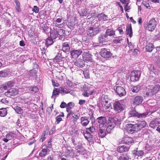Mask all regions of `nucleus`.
Wrapping results in <instances>:
<instances>
[{
    "mask_svg": "<svg viewBox=\"0 0 160 160\" xmlns=\"http://www.w3.org/2000/svg\"><path fill=\"white\" fill-rule=\"evenodd\" d=\"M138 149L136 148V149L133 151V154L135 156L138 157L142 156L144 155V153L142 150H138Z\"/></svg>",
    "mask_w": 160,
    "mask_h": 160,
    "instance_id": "obj_23",
    "label": "nucleus"
},
{
    "mask_svg": "<svg viewBox=\"0 0 160 160\" xmlns=\"http://www.w3.org/2000/svg\"><path fill=\"white\" fill-rule=\"evenodd\" d=\"M129 157L126 154H123L119 158V160H128Z\"/></svg>",
    "mask_w": 160,
    "mask_h": 160,
    "instance_id": "obj_45",
    "label": "nucleus"
},
{
    "mask_svg": "<svg viewBox=\"0 0 160 160\" xmlns=\"http://www.w3.org/2000/svg\"><path fill=\"white\" fill-rule=\"evenodd\" d=\"M125 129L128 133L131 134L134 133V132H137V129L135 124H127L125 126Z\"/></svg>",
    "mask_w": 160,
    "mask_h": 160,
    "instance_id": "obj_8",
    "label": "nucleus"
},
{
    "mask_svg": "<svg viewBox=\"0 0 160 160\" xmlns=\"http://www.w3.org/2000/svg\"><path fill=\"white\" fill-rule=\"evenodd\" d=\"M128 3H127L125 5L124 7V9L127 12H129V10L130 9V6H128Z\"/></svg>",
    "mask_w": 160,
    "mask_h": 160,
    "instance_id": "obj_62",
    "label": "nucleus"
},
{
    "mask_svg": "<svg viewBox=\"0 0 160 160\" xmlns=\"http://www.w3.org/2000/svg\"><path fill=\"white\" fill-rule=\"evenodd\" d=\"M46 133L45 132L43 133L41 136V138L40 139V141L42 142L46 138Z\"/></svg>",
    "mask_w": 160,
    "mask_h": 160,
    "instance_id": "obj_54",
    "label": "nucleus"
},
{
    "mask_svg": "<svg viewBox=\"0 0 160 160\" xmlns=\"http://www.w3.org/2000/svg\"><path fill=\"white\" fill-rule=\"evenodd\" d=\"M153 48L154 45L151 43H148L145 47L146 51L148 52H151Z\"/></svg>",
    "mask_w": 160,
    "mask_h": 160,
    "instance_id": "obj_27",
    "label": "nucleus"
},
{
    "mask_svg": "<svg viewBox=\"0 0 160 160\" xmlns=\"http://www.w3.org/2000/svg\"><path fill=\"white\" fill-rule=\"evenodd\" d=\"M99 30L98 28H94L91 27L87 30V35L89 36L93 37L96 35L99 32Z\"/></svg>",
    "mask_w": 160,
    "mask_h": 160,
    "instance_id": "obj_9",
    "label": "nucleus"
},
{
    "mask_svg": "<svg viewBox=\"0 0 160 160\" xmlns=\"http://www.w3.org/2000/svg\"><path fill=\"white\" fill-rule=\"evenodd\" d=\"M137 129V132L139 131L142 129L144 128L146 125V122L144 121L139 122L138 123L135 124Z\"/></svg>",
    "mask_w": 160,
    "mask_h": 160,
    "instance_id": "obj_16",
    "label": "nucleus"
},
{
    "mask_svg": "<svg viewBox=\"0 0 160 160\" xmlns=\"http://www.w3.org/2000/svg\"><path fill=\"white\" fill-rule=\"evenodd\" d=\"M98 17L100 21L102 20H105L107 18V16L105 14L103 13L98 15Z\"/></svg>",
    "mask_w": 160,
    "mask_h": 160,
    "instance_id": "obj_39",
    "label": "nucleus"
},
{
    "mask_svg": "<svg viewBox=\"0 0 160 160\" xmlns=\"http://www.w3.org/2000/svg\"><path fill=\"white\" fill-rule=\"evenodd\" d=\"M75 104L74 102H71L67 104L66 111H69L74 106Z\"/></svg>",
    "mask_w": 160,
    "mask_h": 160,
    "instance_id": "obj_36",
    "label": "nucleus"
},
{
    "mask_svg": "<svg viewBox=\"0 0 160 160\" xmlns=\"http://www.w3.org/2000/svg\"><path fill=\"white\" fill-rule=\"evenodd\" d=\"M61 55L60 53H58L53 59V61L54 62H59L62 60V58L61 57Z\"/></svg>",
    "mask_w": 160,
    "mask_h": 160,
    "instance_id": "obj_33",
    "label": "nucleus"
},
{
    "mask_svg": "<svg viewBox=\"0 0 160 160\" xmlns=\"http://www.w3.org/2000/svg\"><path fill=\"white\" fill-rule=\"evenodd\" d=\"M106 34L105 35L107 37V36H112L115 34V32L111 29H108L106 31Z\"/></svg>",
    "mask_w": 160,
    "mask_h": 160,
    "instance_id": "obj_34",
    "label": "nucleus"
},
{
    "mask_svg": "<svg viewBox=\"0 0 160 160\" xmlns=\"http://www.w3.org/2000/svg\"><path fill=\"white\" fill-rule=\"evenodd\" d=\"M141 88V86L140 85H138L136 86L133 87L132 88V91L134 92H138Z\"/></svg>",
    "mask_w": 160,
    "mask_h": 160,
    "instance_id": "obj_41",
    "label": "nucleus"
},
{
    "mask_svg": "<svg viewBox=\"0 0 160 160\" xmlns=\"http://www.w3.org/2000/svg\"><path fill=\"white\" fill-rule=\"evenodd\" d=\"M73 121L74 123L75 124L78 120L79 118V116H78L77 114H76L74 113L72 115Z\"/></svg>",
    "mask_w": 160,
    "mask_h": 160,
    "instance_id": "obj_48",
    "label": "nucleus"
},
{
    "mask_svg": "<svg viewBox=\"0 0 160 160\" xmlns=\"http://www.w3.org/2000/svg\"><path fill=\"white\" fill-rule=\"evenodd\" d=\"M86 151L85 150V149L83 148H82L81 149H79L77 151V152H78L80 154L82 155L86 153Z\"/></svg>",
    "mask_w": 160,
    "mask_h": 160,
    "instance_id": "obj_52",
    "label": "nucleus"
},
{
    "mask_svg": "<svg viewBox=\"0 0 160 160\" xmlns=\"http://www.w3.org/2000/svg\"><path fill=\"white\" fill-rule=\"evenodd\" d=\"M98 122L99 124V128L106 127V119L105 117L101 116L97 118Z\"/></svg>",
    "mask_w": 160,
    "mask_h": 160,
    "instance_id": "obj_12",
    "label": "nucleus"
},
{
    "mask_svg": "<svg viewBox=\"0 0 160 160\" xmlns=\"http://www.w3.org/2000/svg\"><path fill=\"white\" fill-rule=\"evenodd\" d=\"M114 90L116 93L120 97L125 96L126 93L124 88L121 86H115L114 88Z\"/></svg>",
    "mask_w": 160,
    "mask_h": 160,
    "instance_id": "obj_7",
    "label": "nucleus"
},
{
    "mask_svg": "<svg viewBox=\"0 0 160 160\" xmlns=\"http://www.w3.org/2000/svg\"><path fill=\"white\" fill-rule=\"evenodd\" d=\"M59 93H60V88L59 90L57 88H55L53 90L52 95L51 97V98H52L53 96H55L59 94Z\"/></svg>",
    "mask_w": 160,
    "mask_h": 160,
    "instance_id": "obj_49",
    "label": "nucleus"
},
{
    "mask_svg": "<svg viewBox=\"0 0 160 160\" xmlns=\"http://www.w3.org/2000/svg\"><path fill=\"white\" fill-rule=\"evenodd\" d=\"M53 108V105L52 104L51 107H48L47 108V111L49 113H50L52 112Z\"/></svg>",
    "mask_w": 160,
    "mask_h": 160,
    "instance_id": "obj_61",
    "label": "nucleus"
},
{
    "mask_svg": "<svg viewBox=\"0 0 160 160\" xmlns=\"http://www.w3.org/2000/svg\"><path fill=\"white\" fill-rule=\"evenodd\" d=\"M48 152V147L44 145L42 147V150L39 152V155L41 157H45Z\"/></svg>",
    "mask_w": 160,
    "mask_h": 160,
    "instance_id": "obj_17",
    "label": "nucleus"
},
{
    "mask_svg": "<svg viewBox=\"0 0 160 160\" xmlns=\"http://www.w3.org/2000/svg\"><path fill=\"white\" fill-rule=\"evenodd\" d=\"M82 51H83V52L82 53V55L83 58L82 59L84 61H85L86 62H92V55L89 53V51L87 50H84V49H83Z\"/></svg>",
    "mask_w": 160,
    "mask_h": 160,
    "instance_id": "obj_4",
    "label": "nucleus"
},
{
    "mask_svg": "<svg viewBox=\"0 0 160 160\" xmlns=\"http://www.w3.org/2000/svg\"><path fill=\"white\" fill-rule=\"evenodd\" d=\"M83 49L78 50H73L71 51L70 53L72 58H77L82 53L83 51Z\"/></svg>",
    "mask_w": 160,
    "mask_h": 160,
    "instance_id": "obj_10",
    "label": "nucleus"
},
{
    "mask_svg": "<svg viewBox=\"0 0 160 160\" xmlns=\"http://www.w3.org/2000/svg\"><path fill=\"white\" fill-rule=\"evenodd\" d=\"M147 67L149 70L151 71V72L154 74L155 75L158 74L157 70L155 69L153 65L149 64L147 65Z\"/></svg>",
    "mask_w": 160,
    "mask_h": 160,
    "instance_id": "obj_26",
    "label": "nucleus"
},
{
    "mask_svg": "<svg viewBox=\"0 0 160 160\" xmlns=\"http://www.w3.org/2000/svg\"><path fill=\"white\" fill-rule=\"evenodd\" d=\"M16 112L19 114H22L23 113V110L20 107L17 106L12 107Z\"/></svg>",
    "mask_w": 160,
    "mask_h": 160,
    "instance_id": "obj_31",
    "label": "nucleus"
},
{
    "mask_svg": "<svg viewBox=\"0 0 160 160\" xmlns=\"http://www.w3.org/2000/svg\"><path fill=\"white\" fill-rule=\"evenodd\" d=\"M143 101V98L142 96H137L134 98L133 101V104L137 106L139 105L142 103Z\"/></svg>",
    "mask_w": 160,
    "mask_h": 160,
    "instance_id": "obj_15",
    "label": "nucleus"
},
{
    "mask_svg": "<svg viewBox=\"0 0 160 160\" xmlns=\"http://www.w3.org/2000/svg\"><path fill=\"white\" fill-rule=\"evenodd\" d=\"M56 121L55 123L57 124H58L60 123V122H61L62 120V118H61V117H60V115L57 116L56 117Z\"/></svg>",
    "mask_w": 160,
    "mask_h": 160,
    "instance_id": "obj_53",
    "label": "nucleus"
},
{
    "mask_svg": "<svg viewBox=\"0 0 160 160\" xmlns=\"http://www.w3.org/2000/svg\"><path fill=\"white\" fill-rule=\"evenodd\" d=\"M114 109L119 112L123 110V105L119 101H116L113 105Z\"/></svg>",
    "mask_w": 160,
    "mask_h": 160,
    "instance_id": "obj_13",
    "label": "nucleus"
},
{
    "mask_svg": "<svg viewBox=\"0 0 160 160\" xmlns=\"http://www.w3.org/2000/svg\"><path fill=\"white\" fill-rule=\"evenodd\" d=\"M126 33L127 35H129V37L131 38L132 36V28L131 25L127 27L126 29Z\"/></svg>",
    "mask_w": 160,
    "mask_h": 160,
    "instance_id": "obj_29",
    "label": "nucleus"
},
{
    "mask_svg": "<svg viewBox=\"0 0 160 160\" xmlns=\"http://www.w3.org/2000/svg\"><path fill=\"white\" fill-rule=\"evenodd\" d=\"M53 43V40L51 37H48L46 40V44L47 47L52 45Z\"/></svg>",
    "mask_w": 160,
    "mask_h": 160,
    "instance_id": "obj_30",
    "label": "nucleus"
},
{
    "mask_svg": "<svg viewBox=\"0 0 160 160\" xmlns=\"http://www.w3.org/2000/svg\"><path fill=\"white\" fill-rule=\"evenodd\" d=\"M129 114L131 117H135L138 118H142L146 117L148 113H139L134 109H133L129 112Z\"/></svg>",
    "mask_w": 160,
    "mask_h": 160,
    "instance_id": "obj_5",
    "label": "nucleus"
},
{
    "mask_svg": "<svg viewBox=\"0 0 160 160\" xmlns=\"http://www.w3.org/2000/svg\"><path fill=\"white\" fill-rule=\"evenodd\" d=\"M60 93H63L66 94H67L70 92V91L69 90H68L66 88H60Z\"/></svg>",
    "mask_w": 160,
    "mask_h": 160,
    "instance_id": "obj_42",
    "label": "nucleus"
},
{
    "mask_svg": "<svg viewBox=\"0 0 160 160\" xmlns=\"http://www.w3.org/2000/svg\"><path fill=\"white\" fill-rule=\"evenodd\" d=\"M100 53L102 57L105 58H109L112 55L109 50L105 48L102 49Z\"/></svg>",
    "mask_w": 160,
    "mask_h": 160,
    "instance_id": "obj_6",
    "label": "nucleus"
},
{
    "mask_svg": "<svg viewBox=\"0 0 160 160\" xmlns=\"http://www.w3.org/2000/svg\"><path fill=\"white\" fill-rule=\"evenodd\" d=\"M140 74L141 73L139 71L134 70L131 73V80L132 82L138 81L140 78Z\"/></svg>",
    "mask_w": 160,
    "mask_h": 160,
    "instance_id": "obj_3",
    "label": "nucleus"
},
{
    "mask_svg": "<svg viewBox=\"0 0 160 160\" xmlns=\"http://www.w3.org/2000/svg\"><path fill=\"white\" fill-rule=\"evenodd\" d=\"M8 73L5 70L0 71V76L2 77H6L8 75Z\"/></svg>",
    "mask_w": 160,
    "mask_h": 160,
    "instance_id": "obj_47",
    "label": "nucleus"
},
{
    "mask_svg": "<svg viewBox=\"0 0 160 160\" xmlns=\"http://www.w3.org/2000/svg\"><path fill=\"white\" fill-rule=\"evenodd\" d=\"M111 101L110 100L108 101V103L105 102L103 104L104 105L105 108L107 109H108L110 108H112V105L111 104Z\"/></svg>",
    "mask_w": 160,
    "mask_h": 160,
    "instance_id": "obj_44",
    "label": "nucleus"
},
{
    "mask_svg": "<svg viewBox=\"0 0 160 160\" xmlns=\"http://www.w3.org/2000/svg\"><path fill=\"white\" fill-rule=\"evenodd\" d=\"M18 90L16 88H11L5 93V95L8 97L15 96L18 93Z\"/></svg>",
    "mask_w": 160,
    "mask_h": 160,
    "instance_id": "obj_11",
    "label": "nucleus"
},
{
    "mask_svg": "<svg viewBox=\"0 0 160 160\" xmlns=\"http://www.w3.org/2000/svg\"><path fill=\"white\" fill-rule=\"evenodd\" d=\"M107 37L105 35H103L100 36L98 38L99 42H104L106 41V38Z\"/></svg>",
    "mask_w": 160,
    "mask_h": 160,
    "instance_id": "obj_40",
    "label": "nucleus"
},
{
    "mask_svg": "<svg viewBox=\"0 0 160 160\" xmlns=\"http://www.w3.org/2000/svg\"><path fill=\"white\" fill-rule=\"evenodd\" d=\"M156 26V22L154 18H152L148 23L145 25V29H148L149 31H152L155 29Z\"/></svg>",
    "mask_w": 160,
    "mask_h": 160,
    "instance_id": "obj_2",
    "label": "nucleus"
},
{
    "mask_svg": "<svg viewBox=\"0 0 160 160\" xmlns=\"http://www.w3.org/2000/svg\"><path fill=\"white\" fill-rule=\"evenodd\" d=\"M83 135L85 138L87 139L89 138H92V135H91V134L89 133V132H88L86 133H84Z\"/></svg>",
    "mask_w": 160,
    "mask_h": 160,
    "instance_id": "obj_51",
    "label": "nucleus"
},
{
    "mask_svg": "<svg viewBox=\"0 0 160 160\" xmlns=\"http://www.w3.org/2000/svg\"><path fill=\"white\" fill-rule=\"evenodd\" d=\"M7 114V111L6 108H2L0 109V116L4 117Z\"/></svg>",
    "mask_w": 160,
    "mask_h": 160,
    "instance_id": "obj_32",
    "label": "nucleus"
},
{
    "mask_svg": "<svg viewBox=\"0 0 160 160\" xmlns=\"http://www.w3.org/2000/svg\"><path fill=\"white\" fill-rule=\"evenodd\" d=\"M51 37L55 39L58 36L57 32L52 31L50 33Z\"/></svg>",
    "mask_w": 160,
    "mask_h": 160,
    "instance_id": "obj_50",
    "label": "nucleus"
},
{
    "mask_svg": "<svg viewBox=\"0 0 160 160\" xmlns=\"http://www.w3.org/2000/svg\"><path fill=\"white\" fill-rule=\"evenodd\" d=\"M67 104L64 102H62L61 103L60 107L61 108H67Z\"/></svg>",
    "mask_w": 160,
    "mask_h": 160,
    "instance_id": "obj_63",
    "label": "nucleus"
},
{
    "mask_svg": "<svg viewBox=\"0 0 160 160\" xmlns=\"http://www.w3.org/2000/svg\"><path fill=\"white\" fill-rule=\"evenodd\" d=\"M160 88L159 85H157L155 86L149 85L147 88V92L146 95L148 96H152L154 94H156L159 90Z\"/></svg>",
    "mask_w": 160,
    "mask_h": 160,
    "instance_id": "obj_1",
    "label": "nucleus"
},
{
    "mask_svg": "<svg viewBox=\"0 0 160 160\" xmlns=\"http://www.w3.org/2000/svg\"><path fill=\"white\" fill-rule=\"evenodd\" d=\"M14 85V82L13 81H10L6 83L3 85V88L4 90L8 89V88H11Z\"/></svg>",
    "mask_w": 160,
    "mask_h": 160,
    "instance_id": "obj_25",
    "label": "nucleus"
},
{
    "mask_svg": "<svg viewBox=\"0 0 160 160\" xmlns=\"http://www.w3.org/2000/svg\"><path fill=\"white\" fill-rule=\"evenodd\" d=\"M58 36L59 35L61 37H64L65 35V31L62 29H59L57 32Z\"/></svg>",
    "mask_w": 160,
    "mask_h": 160,
    "instance_id": "obj_38",
    "label": "nucleus"
},
{
    "mask_svg": "<svg viewBox=\"0 0 160 160\" xmlns=\"http://www.w3.org/2000/svg\"><path fill=\"white\" fill-rule=\"evenodd\" d=\"M82 125L84 126H87L89 122V119L87 117H82L80 118Z\"/></svg>",
    "mask_w": 160,
    "mask_h": 160,
    "instance_id": "obj_20",
    "label": "nucleus"
},
{
    "mask_svg": "<svg viewBox=\"0 0 160 160\" xmlns=\"http://www.w3.org/2000/svg\"><path fill=\"white\" fill-rule=\"evenodd\" d=\"M70 47L67 42L64 43L62 45V50L65 52H68L70 50Z\"/></svg>",
    "mask_w": 160,
    "mask_h": 160,
    "instance_id": "obj_28",
    "label": "nucleus"
},
{
    "mask_svg": "<svg viewBox=\"0 0 160 160\" xmlns=\"http://www.w3.org/2000/svg\"><path fill=\"white\" fill-rule=\"evenodd\" d=\"M68 113V114L67 118H68L70 115H72L74 113L73 112L72 110H70L69 111H66Z\"/></svg>",
    "mask_w": 160,
    "mask_h": 160,
    "instance_id": "obj_58",
    "label": "nucleus"
},
{
    "mask_svg": "<svg viewBox=\"0 0 160 160\" xmlns=\"http://www.w3.org/2000/svg\"><path fill=\"white\" fill-rule=\"evenodd\" d=\"M83 148H84L82 147V144H79L76 147L75 149L77 151Z\"/></svg>",
    "mask_w": 160,
    "mask_h": 160,
    "instance_id": "obj_64",
    "label": "nucleus"
},
{
    "mask_svg": "<svg viewBox=\"0 0 160 160\" xmlns=\"http://www.w3.org/2000/svg\"><path fill=\"white\" fill-rule=\"evenodd\" d=\"M32 11L35 13H38L39 11V9L37 6H35L33 7Z\"/></svg>",
    "mask_w": 160,
    "mask_h": 160,
    "instance_id": "obj_57",
    "label": "nucleus"
},
{
    "mask_svg": "<svg viewBox=\"0 0 160 160\" xmlns=\"http://www.w3.org/2000/svg\"><path fill=\"white\" fill-rule=\"evenodd\" d=\"M75 66L78 68H82L85 65V61L82 59L78 58L74 62Z\"/></svg>",
    "mask_w": 160,
    "mask_h": 160,
    "instance_id": "obj_14",
    "label": "nucleus"
},
{
    "mask_svg": "<svg viewBox=\"0 0 160 160\" xmlns=\"http://www.w3.org/2000/svg\"><path fill=\"white\" fill-rule=\"evenodd\" d=\"M90 114L91 115V116L90 117V119L92 120V123L93 122H95L94 117L93 113H92V112H91L90 113H89V115H90Z\"/></svg>",
    "mask_w": 160,
    "mask_h": 160,
    "instance_id": "obj_59",
    "label": "nucleus"
},
{
    "mask_svg": "<svg viewBox=\"0 0 160 160\" xmlns=\"http://www.w3.org/2000/svg\"><path fill=\"white\" fill-rule=\"evenodd\" d=\"M14 2L16 4V9L17 11L20 12L21 11L20 4L18 0H14Z\"/></svg>",
    "mask_w": 160,
    "mask_h": 160,
    "instance_id": "obj_37",
    "label": "nucleus"
},
{
    "mask_svg": "<svg viewBox=\"0 0 160 160\" xmlns=\"http://www.w3.org/2000/svg\"><path fill=\"white\" fill-rule=\"evenodd\" d=\"M101 100L102 102V103H103L105 102L108 103V101H110L108 96L107 95H102L101 96Z\"/></svg>",
    "mask_w": 160,
    "mask_h": 160,
    "instance_id": "obj_35",
    "label": "nucleus"
},
{
    "mask_svg": "<svg viewBox=\"0 0 160 160\" xmlns=\"http://www.w3.org/2000/svg\"><path fill=\"white\" fill-rule=\"evenodd\" d=\"M109 121L115 124V125L118 123L119 122L118 119L116 117L110 118H109Z\"/></svg>",
    "mask_w": 160,
    "mask_h": 160,
    "instance_id": "obj_43",
    "label": "nucleus"
},
{
    "mask_svg": "<svg viewBox=\"0 0 160 160\" xmlns=\"http://www.w3.org/2000/svg\"><path fill=\"white\" fill-rule=\"evenodd\" d=\"M129 149V148L125 145L120 146L117 149V151L120 153H122L128 151Z\"/></svg>",
    "mask_w": 160,
    "mask_h": 160,
    "instance_id": "obj_19",
    "label": "nucleus"
},
{
    "mask_svg": "<svg viewBox=\"0 0 160 160\" xmlns=\"http://www.w3.org/2000/svg\"><path fill=\"white\" fill-rule=\"evenodd\" d=\"M16 136V135L15 133L13 132H9L6 134L5 136L6 138H8L9 140H11Z\"/></svg>",
    "mask_w": 160,
    "mask_h": 160,
    "instance_id": "obj_24",
    "label": "nucleus"
},
{
    "mask_svg": "<svg viewBox=\"0 0 160 160\" xmlns=\"http://www.w3.org/2000/svg\"><path fill=\"white\" fill-rule=\"evenodd\" d=\"M30 75L31 76L36 78L37 77V72L35 69H32L30 71Z\"/></svg>",
    "mask_w": 160,
    "mask_h": 160,
    "instance_id": "obj_46",
    "label": "nucleus"
},
{
    "mask_svg": "<svg viewBox=\"0 0 160 160\" xmlns=\"http://www.w3.org/2000/svg\"><path fill=\"white\" fill-rule=\"evenodd\" d=\"M160 120L159 119H154L151 122L149 126L150 127L154 129L158 126Z\"/></svg>",
    "mask_w": 160,
    "mask_h": 160,
    "instance_id": "obj_18",
    "label": "nucleus"
},
{
    "mask_svg": "<svg viewBox=\"0 0 160 160\" xmlns=\"http://www.w3.org/2000/svg\"><path fill=\"white\" fill-rule=\"evenodd\" d=\"M106 127L99 128L98 134L100 137L103 138L106 135Z\"/></svg>",
    "mask_w": 160,
    "mask_h": 160,
    "instance_id": "obj_21",
    "label": "nucleus"
},
{
    "mask_svg": "<svg viewBox=\"0 0 160 160\" xmlns=\"http://www.w3.org/2000/svg\"><path fill=\"white\" fill-rule=\"evenodd\" d=\"M123 141L124 143L130 145L133 143L134 141L133 139L129 137H125L123 138Z\"/></svg>",
    "mask_w": 160,
    "mask_h": 160,
    "instance_id": "obj_22",
    "label": "nucleus"
},
{
    "mask_svg": "<svg viewBox=\"0 0 160 160\" xmlns=\"http://www.w3.org/2000/svg\"><path fill=\"white\" fill-rule=\"evenodd\" d=\"M95 130V128L93 126H92V127H90L89 128H88L87 132H91V133H92L94 132Z\"/></svg>",
    "mask_w": 160,
    "mask_h": 160,
    "instance_id": "obj_55",
    "label": "nucleus"
},
{
    "mask_svg": "<svg viewBox=\"0 0 160 160\" xmlns=\"http://www.w3.org/2000/svg\"><path fill=\"white\" fill-rule=\"evenodd\" d=\"M29 90L34 92H37L38 91V88L36 86H35L32 87H30Z\"/></svg>",
    "mask_w": 160,
    "mask_h": 160,
    "instance_id": "obj_56",
    "label": "nucleus"
},
{
    "mask_svg": "<svg viewBox=\"0 0 160 160\" xmlns=\"http://www.w3.org/2000/svg\"><path fill=\"white\" fill-rule=\"evenodd\" d=\"M108 126L112 129L114 128L115 127V124H113L111 122H110L108 123Z\"/></svg>",
    "mask_w": 160,
    "mask_h": 160,
    "instance_id": "obj_60",
    "label": "nucleus"
}]
</instances>
